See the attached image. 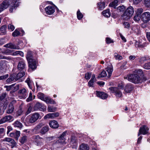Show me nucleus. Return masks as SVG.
Returning a JSON list of instances; mask_svg holds the SVG:
<instances>
[{
	"mask_svg": "<svg viewBox=\"0 0 150 150\" xmlns=\"http://www.w3.org/2000/svg\"><path fill=\"white\" fill-rule=\"evenodd\" d=\"M19 0H13L12 1L13 4L15 7H17L19 5Z\"/></svg>",
	"mask_w": 150,
	"mask_h": 150,
	"instance_id": "nucleus-41",
	"label": "nucleus"
},
{
	"mask_svg": "<svg viewBox=\"0 0 150 150\" xmlns=\"http://www.w3.org/2000/svg\"><path fill=\"white\" fill-rule=\"evenodd\" d=\"M49 130V127L46 126L42 127L40 131V133L42 134H45Z\"/></svg>",
	"mask_w": 150,
	"mask_h": 150,
	"instance_id": "nucleus-31",
	"label": "nucleus"
},
{
	"mask_svg": "<svg viewBox=\"0 0 150 150\" xmlns=\"http://www.w3.org/2000/svg\"><path fill=\"white\" fill-rule=\"evenodd\" d=\"M49 125L50 127L53 129H56L58 127L59 125L57 122L55 120H52L50 121Z\"/></svg>",
	"mask_w": 150,
	"mask_h": 150,
	"instance_id": "nucleus-14",
	"label": "nucleus"
},
{
	"mask_svg": "<svg viewBox=\"0 0 150 150\" xmlns=\"http://www.w3.org/2000/svg\"><path fill=\"white\" fill-rule=\"evenodd\" d=\"M144 4L147 7H150V0H144Z\"/></svg>",
	"mask_w": 150,
	"mask_h": 150,
	"instance_id": "nucleus-52",
	"label": "nucleus"
},
{
	"mask_svg": "<svg viewBox=\"0 0 150 150\" xmlns=\"http://www.w3.org/2000/svg\"><path fill=\"white\" fill-rule=\"evenodd\" d=\"M14 110V106L12 103H11L8 105L6 113L8 114H11L13 112Z\"/></svg>",
	"mask_w": 150,
	"mask_h": 150,
	"instance_id": "nucleus-21",
	"label": "nucleus"
},
{
	"mask_svg": "<svg viewBox=\"0 0 150 150\" xmlns=\"http://www.w3.org/2000/svg\"><path fill=\"white\" fill-rule=\"evenodd\" d=\"M144 68L146 69H150V62L145 63L144 65Z\"/></svg>",
	"mask_w": 150,
	"mask_h": 150,
	"instance_id": "nucleus-51",
	"label": "nucleus"
},
{
	"mask_svg": "<svg viewBox=\"0 0 150 150\" xmlns=\"http://www.w3.org/2000/svg\"><path fill=\"white\" fill-rule=\"evenodd\" d=\"M125 79H127L128 81L135 84L141 83L147 80L145 76L141 77L137 74H131L127 75L126 77H124Z\"/></svg>",
	"mask_w": 150,
	"mask_h": 150,
	"instance_id": "nucleus-1",
	"label": "nucleus"
},
{
	"mask_svg": "<svg viewBox=\"0 0 150 150\" xmlns=\"http://www.w3.org/2000/svg\"><path fill=\"white\" fill-rule=\"evenodd\" d=\"M28 92L26 89L23 88L18 91V94L21 98L25 99L27 96Z\"/></svg>",
	"mask_w": 150,
	"mask_h": 150,
	"instance_id": "nucleus-6",
	"label": "nucleus"
},
{
	"mask_svg": "<svg viewBox=\"0 0 150 150\" xmlns=\"http://www.w3.org/2000/svg\"><path fill=\"white\" fill-rule=\"evenodd\" d=\"M9 144L11 145V148H13L16 146L17 144L15 140L12 139H11L8 142Z\"/></svg>",
	"mask_w": 150,
	"mask_h": 150,
	"instance_id": "nucleus-32",
	"label": "nucleus"
},
{
	"mask_svg": "<svg viewBox=\"0 0 150 150\" xmlns=\"http://www.w3.org/2000/svg\"><path fill=\"white\" fill-rule=\"evenodd\" d=\"M107 76V74L106 72L105 71L103 70L101 72V74L99 75L98 78H99L101 77H104L106 76Z\"/></svg>",
	"mask_w": 150,
	"mask_h": 150,
	"instance_id": "nucleus-42",
	"label": "nucleus"
},
{
	"mask_svg": "<svg viewBox=\"0 0 150 150\" xmlns=\"http://www.w3.org/2000/svg\"><path fill=\"white\" fill-rule=\"evenodd\" d=\"M8 74H6L4 75L0 76V80H6L8 76Z\"/></svg>",
	"mask_w": 150,
	"mask_h": 150,
	"instance_id": "nucleus-55",
	"label": "nucleus"
},
{
	"mask_svg": "<svg viewBox=\"0 0 150 150\" xmlns=\"http://www.w3.org/2000/svg\"><path fill=\"white\" fill-rule=\"evenodd\" d=\"M14 127L18 128L19 129L23 127V125L21 123L20 121L16 120L15 121L13 124Z\"/></svg>",
	"mask_w": 150,
	"mask_h": 150,
	"instance_id": "nucleus-23",
	"label": "nucleus"
},
{
	"mask_svg": "<svg viewBox=\"0 0 150 150\" xmlns=\"http://www.w3.org/2000/svg\"><path fill=\"white\" fill-rule=\"evenodd\" d=\"M106 42L107 44L112 43L113 42V40L109 38H106Z\"/></svg>",
	"mask_w": 150,
	"mask_h": 150,
	"instance_id": "nucleus-61",
	"label": "nucleus"
},
{
	"mask_svg": "<svg viewBox=\"0 0 150 150\" xmlns=\"http://www.w3.org/2000/svg\"><path fill=\"white\" fill-rule=\"evenodd\" d=\"M146 60V59L145 57H143L141 58L139 60V62L141 64H143L144 62Z\"/></svg>",
	"mask_w": 150,
	"mask_h": 150,
	"instance_id": "nucleus-58",
	"label": "nucleus"
},
{
	"mask_svg": "<svg viewBox=\"0 0 150 150\" xmlns=\"http://www.w3.org/2000/svg\"><path fill=\"white\" fill-rule=\"evenodd\" d=\"M132 29L137 34H139L140 33V27L139 25H134Z\"/></svg>",
	"mask_w": 150,
	"mask_h": 150,
	"instance_id": "nucleus-28",
	"label": "nucleus"
},
{
	"mask_svg": "<svg viewBox=\"0 0 150 150\" xmlns=\"http://www.w3.org/2000/svg\"><path fill=\"white\" fill-rule=\"evenodd\" d=\"M91 73L88 72L85 74V78L87 80H88L91 76Z\"/></svg>",
	"mask_w": 150,
	"mask_h": 150,
	"instance_id": "nucleus-48",
	"label": "nucleus"
},
{
	"mask_svg": "<svg viewBox=\"0 0 150 150\" xmlns=\"http://www.w3.org/2000/svg\"><path fill=\"white\" fill-rule=\"evenodd\" d=\"M117 3L118 1L117 0H115L109 4V6L110 7H113L114 8H115V7L117 5Z\"/></svg>",
	"mask_w": 150,
	"mask_h": 150,
	"instance_id": "nucleus-34",
	"label": "nucleus"
},
{
	"mask_svg": "<svg viewBox=\"0 0 150 150\" xmlns=\"http://www.w3.org/2000/svg\"><path fill=\"white\" fill-rule=\"evenodd\" d=\"M15 85V84H13L10 86H5L4 87L6 88L7 91H9L11 90Z\"/></svg>",
	"mask_w": 150,
	"mask_h": 150,
	"instance_id": "nucleus-49",
	"label": "nucleus"
},
{
	"mask_svg": "<svg viewBox=\"0 0 150 150\" xmlns=\"http://www.w3.org/2000/svg\"><path fill=\"white\" fill-rule=\"evenodd\" d=\"M46 102L47 103H50L53 104H56V102L52 99H51L49 97H45L44 100H43Z\"/></svg>",
	"mask_w": 150,
	"mask_h": 150,
	"instance_id": "nucleus-22",
	"label": "nucleus"
},
{
	"mask_svg": "<svg viewBox=\"0 0 150 150\" xmlns=\"http://www.w3.org/2000/svg\"><path fill=\"white\" fill-rule=\"evenodd\" d=\"M125 6H120L117 7V9L118 11L120 12H121L125 10Z\"/></svg>",
	"mask_w": 150,
	"mask_h": 150,
	"instance_id": "nucleus-47",
	"label": "nucleus"
},
{
	"mask_svg": "<svg viewBox=\"0 0 150 150\" xmlns=\"http://www.w3.org/2000/svg\"><path fill=\"white\" fill-rule=\"evenodd\" d=\"M30 68L32 69H35L36 68V62L34 59H32L28 61Z\"/></svg>",
	"mask_w": 150,
	"mask_h": 150,
	"instance_id": "nucleus-9",
	"label": "nucleus"
},
{
	"mask_svg": "<svg viewBox=\"0 0 150 150\" xmlns=\"http://www.w3.org/2000/svg\"><path fill=\"white\" fill-rule=\"evenodd\" d=\"M27 139V137L26 136H24L21 137L20 140V141L21 144H23L26 142Z\"/></svg>",
	"mask_w": 150,
	"mask_h": 150,
	"instance_id": "nucleus-35",
	"label": "nucleus"
},
{
	"mask_svg": "<svg viewBox=\"0 0 150 150\" xmlns=\"http://www.w3.org/2000/svg\"><path fill=\"white\" fill-rule=\"evenodd\" d=\"M40 116V115L38 113H34L29 119V122L31 123H34L39 119Z\"/></svg>",
	"mask_w": 150,
	"mask_h": 150,
	"instance_id": "nucleus-5",
	"label": "nucleus"
},
{
	"mask_svg": "<svg viewBox=\"0 0 150 150\" xmlns=\"http://www.w3.org/2000/svg\"><path fill=\"white\" fill-rule=\"evenodd\" d=\"M15 29L14 26L11 24H9L8 25V29L10 31H12L14 30Z\"/></svg>",
	"mask_w": 150,
	"mask_h": 150,
	"instance_id": "nucleus-53",
	"label": "nucleus"
},
{
	"mask_svg": "<svg viewBox=\"0 0 150 150\" xmlns=\"http://www.w3.org/2000/svg\"><path fill=\"white\" fill-rule=\"evenodd\" d=\"M25 82L27 83L29 88L30 89H32V87L31 84V81L30 80V79L29 78H28L25 81Z\"/></svg>",
	"mask_w": 150,
	"mask_h": 150,
	"instance_id": "nucleus-44",
	"label": "nucleus"
},
{
	"mask_svg": "<svg viewBox=\"0 0 150 150\" xmlns=\"http://www.w3.org/2000/svg\"><path fill=\"white\" fill-rule=\"evenodd\" d=\"M105 69L108 74V77L109 78L111 76L113 71V67L112 65L110 64L109 66H108Z\"/></svg>",
	"mask_w": 150,
	"mask_h": 150,
	"instance_id": "nucleus-19",
	"label": "nucleus"
},
{
	"mask_svg": "<svg viewBox=\"0 0 150 150\" xmlns=\"http://www.w3.org/2000/svg\"><path fill=\"white\" fill-rule=\"evenodd\" d=\"M32 109V107L31 106H29L26 112V115H27L31 112Z\"/></svg>",
	"mask_w": 150,
	"mask_h": 150,
	"instance_id": "nucleus-64",
	"label": "nucleus"
},
{
	"mask_svg": "<svg viewBox=\"0 0 150 150\" xmlns=\"http://www.w3.org/2000/svg\"><path fill=\"white\" fill-rule=\"evenodd\" d=\"M20 34V33L17 29H16L12 34V35L14 37L18 36Z\"/></svg>",
	"mask_w": 150,
	"mask_h": 150,
	"instance_id": "nucleus-43",
	"label": "nucleus"
},
{
	"mask_svg": "<svg viewBox=\"0 0 150 150\" xmlns=\"http://www.w3.org/2000/svg\"><path fill=\"white\" fill-rule=\"evenodd\" d=\"M38 97L39 99L43 100H44L45 97L44 94L42 93H39L38 94Z\"/></svg>",
	"mask_w": 150,
	"mask_h": 150,
	"instance_id": "nucleus-37",
	"label": "nucleus"
},
{
	"mask_svg": "<svg viewBox=\"0 0 150 150\" xmlns=\"http://www.w3.org/2000/svg\"><path fill=\"white\" fill-rule=\"evenodd\" d=\"M7 65L5 61H1L0 62V73H3L6 71Z\"/></svg>",
	"mask_w": 150,
	"mask_h": 150,
	"instance_id": "nucleus-10",
	"label": "nucleus"
},
{
	"mask_svg": "<svg viewBox=\"0 0 150 150\" xmlns=\"http://www.w3.org/2000/svg\"><path fill=\"white\" fill-rule=\"evenodd\" d=\"M143 12V9L142 8H138L136 11V14L140 15Z\"/></svg>",
	"mask_w": 150,
	"mask_h": 150,
	"instance_id": "nucleus-57",
	"label": "nucleus"
},
{
	"mask_svg": "<svg viewBox=\"0 0 150 150\" xmlns=\"http://www.w3.org/2000/svg\"><path fill=\"white\" fill-rule=\"evenodd\" d=\"M25 74L24 71L20 72L16 75H15V80L17 81L22 77Z\"/></svg>",
	"mask_w": 150,
	"mask_h": 150,
	"instance_id": "nucleus-26",
	"label": "nucleus"
},
{
	"mask_svg": "<svg viewBox=\"0 0 150 150\" xmlns=\"http://www.w3.org/2000/svg\"><path fill=\"white\" fill-rule=\"evenodd\" d=\"M79 150H89V146L87 144H82L79 146Z\"/></svg>",
	"mask_w": 150,
	"mask_h": 150,
	"instance_id": "nucleus-25",
	"label": "nucleus"
},
{
	"mask_svg": "<svg viewBox=\"0 0 150 150\" xmlns=\"http://www.w3.org/2000/svg\"><path fill=\"white\" fill-rule=\"evenodd\" d=\"M98 8L99 10H102L105 7V3L104 1H100L98 3Z\"/></svg>",
	"mask_w": 150,
	"mask_h": 150,
	"instance_id": "nucleus-24",
	"label": "nucleus"
},
{
	"mask_svg": "<svg viewBox=\"0 0 150 150\" xmlns=\"http://www.w3.org/2000/svg\"><path fill=\"white\" fill-rule=\"evenodd\" d=\"M65 138L59 137V139L57 141L54 142L53 144V146L56 148H58L60 146V145L64 143L65 141Z\"/></svg>",
	"mask_w": 150,
	"mask_h": 150,
	"instance_id": "nucleus-8",
	"label": "nucleus"
},
{
	"mask_svg": "<svg viewBox=\"0 0 150 150\" xmlns=\"http://www.w3.org/2000/svg\"><path fill=\"white\" fill-rule=\"evenodd\" d=\"M6 122L9 121L13 118V117L11 115L6 116L4 117Z\"/></svg>",
	"mask_w": 150,
	"mask_h": 150,
	"instance_id": "nucleus-54",
	"label": "nucleus"
},
{
	"mask_svg": "<svg viewBox=\"0 0 150 150\" xmlns=\"http://www.w3.org/2000/svg\"><path fill=\"white\" fill-rule=\"evenodd\" d=\"M32 54V52L31 51H29L28 52L26 57L28 61L33 59Z\"/></svg>",
	"mask_w": 150,
	"mask_h": 150,
	"instance_id": "nucleus-33",
	"label": "nucleus"
},
{
	"mask_svg": "<svg viewBox=\"0 0 150 150\" xmlns=\"http://www.w3.org/2000/svg\"><path fill=\"white\" fill-rule=\"evenodd\" d=\"M77 17L78 19L80 20L83 17V14L78 10L77 13Z\"/></svg>",
	"mask_w": 150,
	"mask_h": 150,
	"instance_id": "nucleus-46",
	"label": "nucleus"
},
{
	"mask_svg": "<svg viewBox=\"0 0 150 150\" xmlns=\"http://www.w3.org/2000/svg\"><path fill=\"white\" fill-rule=\"evenodd\" d=\"M7 26L4 25L0 27V35H5L6 33Z\"/></svg>",
	"mask_w": 150,
	"mask_h": 150,
	"instance_id": "nucleus-18",
	"label": "nucleus"
},
{
	"mask_svg": "<svg viewBox=\"0 0 150 150\" xmlns=\"http://www.w3.org/2000/svg\"><path fill=\"white\" fill-rule=\"evenodd\" d=\"M118 87H111L109 88V89L111 93H114L116 96L117 97H120L122 96V93L120 89H122L123 88V83L120 82L118 86Z\"/></svg>",
	"mask_w": 150,
	"mask_h": 150,
	"instance_id": "nucleus-2",
	"label": "nucleus"
},
{
	"mask_svg": "<svg viewBox=\"0 0 150 150\" xmlns=\"http://www.w3.org/2000/svg\"><path fill=\"white\" fill-rule=\"evenodd\" d=\"M59 115V114L58 112L48 113L45 115L44 118L45 119L50 118L53 119L58 116Z\"/></svg>",
	"mask_w": 150,
	"mask_h": 150,
	"instance_id": "nucleus-12",
	"label": "nucleus"
},
{
	"mask_svg": "<svg viewBox=\"0 0 150 150\" xmlns=\"http://www.w3.org/2000/svg\"><path fill=\"white\" fill-rule=\"evenodd\" d=\"M20 132L19 131H17L14 132V138L16 139V140H18V137L20 136Z\"/></svg>",
	"mask_w": 150,
	"mask_h": 150,
	"instance_id": "nucleus-40",
	"label": "nucleus"
},
{
	"mask_svg": "<svg viewBox=\"0 0 150 150\" xmlns=\"http://www.w3.org/2000/svg\"><path fill=\"white\" fill-rule=\"evenodd\" d=\"M76 142V139L74 137H72L71 138L70 143L71 144H73L74 143H75Z\"/></svg>",
	"mask_w": 150,
	"mask_h": 150,
	"instance_id": "nucleus-60",
	"label": "nucleus"
},
{
	"mask_svg": "<svg viewBox=\"0 0 150 150\" xmlns=\"http://www.w3.org/2000/svg\"><path fill=\"white\" fill-rule=\"evenodd\" d=\"M56 108L55 107H53L50 106H49L47 108V110L49 112H54L56 110Z\"/></svg>",
	"mask_w": 150,
	"mask_h": 150,
	"instance_id": "nucleus-39",
	"label": "nucleus"
},
{
	"mask_svg": "<svg viewBox=\"0 0 150 150\" xmlns=\"http://www.w3.org/2000/svg\"><path fill=\"white\" fill-rule=\"evenodd\" d=\"M97 96L98 97L103 99H106L108 96V95L107 94L103 92L100 91H97Z\"/></svg>",
	"mask_w": 150,
	"mask_h": 150,
	"instance_id": "nucleus-15",
	"label": "nucleus"
},
{
	"mask_svg": "<svg viewBox=\"0 0 150 150\" xmlns=\"http://www.w3.org/2000/svg\"><path fill=\"white\" fill-rule=\"evenodd\" d=\"M19 84H17L13 88L12 92H14L16 91L17 90L19 89Z\"/></svg>",
	"mask_w": 150,
	"mask_h": 150,
	"instance_id": "nucleus-62",
	"label": "nucleus"
},
{
	"mask_svg": "<svg viewBox=\"0 0 150 150\" xmlns=\"http://www.w3.org/2000/svg\"><path fill=\"white\" fill-rule=\"evenodd\" d=\"M133 88V87L131 83H128L126 84L125 86L124 90L126 92L129 93L132 91Z\"/></svg>",
	"mask_w": 150,
	"mask_h": 150,
	"instance_id": "nucleus-16",
	"label": "nucleus"
},
{
	"mask_svg": "<svg viewBox=\"0 0 150 150\" xmlns=\"http://www.w3.org/2000/svg\"><path fill=\"white\" fill-rule=\"evenodd\" d=\"M32 100V94L31 92L29 93L28 98L26 99V101L28 102L31 101Z\"/></svg>",
	"mask_w": 150,
	"mask_h": 150,
	"instance_id": "nucleus-59",
	"label": "nucleus"
},
{
	"mask_svg": "<svg viewBox=\"0 0 150 150\" xmlns=\"http://www.w3.org/2000/svg\"><path fill=\"white\" fill-rule=\"evenodd\" d=\"M149 130V128L146 125H143L141 127L139 130L138 134V136H139L141 134L145 135L148 133Z\"/></svg>",
	"mask_w": 150,
	"mask_h": 150,
	"instance_id": "nucleus-7",
	"label": "nucleus"
},
{
	"mask_svg": "<svg viewBox=\"0 0 150 150\" xmlns=\"http://www.w3.org/2000/svg\"><path fill=\"white\" fill-rule=\"evenodd\" d=\"M134 72L135 73V74H137L139 76H141L140 75L143 73V72L142 71V70L141 69L136 70Z\"/></svg>",
	"mask_w": 150,
	"mask_h": 150,
	"instance_id": "nucleus-45",
	"label": "nucleus"
},
{
	"mask_svg": "<svg viewBox=\"0 0 150 150\" xmlns=\"http://www.w3.org/2000/svg\"><path fill=\"white\" fill-rule=\"evenodd\" d=\"M45 10L46 13L50 15L53 14L55 11L54 7L50 6L46 7Z\"/></svg>",
	"mask_w": 150,
	"mask_h": 150,
	"instance_id": "nucleus-11",
	"label": "nucleus"
},
{
	"mask_svg": "<svg viewBox=\"0 0 150 150\" xmlns=\"http://www.w3.org/2000/svg\"><path fill=\"white\" fill-rule=\"evenodd\" d=\"M33 137L34 138L36 139V141L38 144L41 145L42 144V139L38 135L34 136Z\"/></svg>",
	"mask_w": 150,
	"mask_h": 150,
	"instance_id": "nucleus-29",
	"label": "nucleus"
},
{
	"mask_svg": "<svg viewBox=\"0 0 150 150\" xmlns=\"http://www.w3.org/2000/svg\"><path fill=\"white\" fill-rule=\"evenodd\" d=\"M102 13L103 15L106 17H109L111 15L109 9H107L103 11Z\"/></svg>",
	"mask_w": 150,
	"mask_h": 150,
	"instance_id": "nucleus-30",
	"label": "nucleus"
},
{
	"mask_svg": "<svg viewBox=\"0 0 150 150\" xmlns=\"http://www.w3.org/2000/svg\"><path fill=\"white\" fill-rule=\"evenodd\" d=\"M6 47H8L11 49H19L20 48L18 46H16L11 43H9L6 44L4 46Z\"/></svg>",
	"mask_w": 150,
	"mask_h": 150,
	"instance_id": "nucleus-20",
	"label": "nucleus"
},
{
	"mask_svg": "<svg viewBox=\"0 0 150 150\" xmlns=\"http://www.w3.org/2000/svg\"><path fill=\"white\" fill-rule=\"evenodd\" d=\"M25 67V62L23 61L20 62L18 64L17 68L18 69L20 70H23L24 69Z\"/></svg>",
	"mask_w": 150,
	"mask_h": 150,
	"instance_id": "nucleus-17",
	"label": "nucleus"
},
{
	"mask_svg": "<svg viewBox=\"0 0 150 150\" xmlns=\"http://www.w3.org/2000/svg\"><path fill=\"white\" fill-rule=\"evenodd\" d=\"M134 13L133 8L131 6H129L122 15V18L125 20H127L132 16Z\"/></svg>",
	"mask_w": 150,
	"mask_h": 150,
	"instance_id": "nucleus-3",
	"label": "nucleus"
},
{
	"mask_svg": "<svg viewBox=\"0 0 150 150\" xmlns=\"http://www.w3.org/2000/svg\"><path fill=\"white\" fill-rule=\"evenodd\" d=\"M11 54L13 55H16L19 54L21 56H23V53L20 51H17L13 53H11Z\"/></svg>",
	"mask_w": 150,
	"mask_h": 150,
	"instance_id": "nucleus-38",
	"label": "nucleus"
},
{
	"mask_svg": "<svg viewBox=\"0 0 150 150\" xmlns=\"http://www.w3.org/2000/svg\"><path fill=\"white\" fill-rule=\"evenodd\" d=\"M142 20L145 23L149 22L150 20V13L148 12L144 13L142 15Z\"/></svg>",
	"mask_w": 150,
	"mask_h": 150,
	"instance_id": "nucleus-4",
	"label": "nucleus"
},
{
	"mask_svg": "<svg viewBox=\"0 0 150 150\" xmlns=\"http://www.w3.org/2000/svg\"><path fill=\"white\" fill-rule=\"evenodd\" d=\"M9 5V3L6 0L4 1L0 6V12L7 8Z\"/></svg>",
	"mask_w": 150,
	"mask_h": 150,
	"instance_id": "nucleus-13",
	"label": "nucleus"
},
{
	"mask_svg": "<svg viewBox=\"0 0 150 150\" xmlns=\"http://www.w3.org/2000/svg\"><path fill=\"white\" fill-rule=\"evenodd\" d=\"M140 16L137 14L133 18L134 20L136 22L139 21L140 20Z\"/></svg>",
	"mask_w": 150,
	"mask_h": 150,
	"instance_id": "nucleus-50",
	"label": "nucleus"
},
{
	"mask_svg": "<svg viewBox=\"0 0 150 150\" xmlns=\"http://www.w3.org/2000/svg\"><path fill=\"white\" fill-rule=\"evenodd\" d=\"M14 79L15 80V74H11L6 80V82L7 83H9L13 81Z\"/></svg>",
	"mask_w": 150,
	"mask_h": 150,
	"instance_id": "nucleus-27",
	"label": "nucleus"
},
{
	"mask_svg": "<svg viewBox=\"0 0 150 150\" xmlns=\"http://www.w3.org/2000/svg\"><path fill=\"white\" fill-rule=\"evenodd\" d=\"M6 93H4L0 95V101L4 99L6 97Z\"/></svg>",
	"mask_w": 150,
	"mask_h": 150,
	"instance_id": "nucleus-63",
	"label": "nucleus"
},
{
	"mask_svg": "<svg viewBox=\"0 0 150 150\" xmlns=\"http://www.w3.org/2000/svg\"><path fill=\"white\" fill-rule=\"evenodd\" d=\"M114 57L116 60H120L122 59V57L118 54L117 53H115L114 54Z\"/></svg>",
	"mask_w": 150,
	"mask_h": 150,
	"instance_id": "nucleus-36",
	"label": "nucleus"
},
{
	"mask_svg": "<svg viewBox=\"0 0 150 150\" xmlns=\"http://www.w3.org/2000/svg\"><path fill=\"white\" fill-rule=\"evenodd\" d=\"M123 25L125 28L127 29H129V28L130 24L129 23L127 22H124L123 23Z\"/></svg>",
	"mask_w": 150,
	"mask_h": 150,
	"instance_id": "nucleus-56",
	"label": "nucleus"
}]
</instances>
